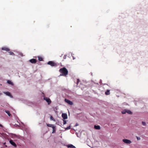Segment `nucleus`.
<instances>
[{"label": "nucleus", "instance_id": "1", "mask_svg": "<svg viewBox=\"0 0 148 148\" xmlns=\"http://www.w3.org/2000/svg\"><path fill=\"white\" fill-rule=\"evenodd\" d=\"M59 71L62 74H61L60 76H66L68 74V71L67 69L65 67L60 69Z\"/></svg>", "mask_w": 148, "mask_h": 148}, {"label": "nucleus", "instance_id": "2", "mask_svg": "<svg viewBox=\"0 0 148 148\" xmlns=\"http://www.w3.org/2000/svg\"><path fill=\"white\" fill-rule=\"evenodd\" d=\"M121 113L123 114H125L126 113H127L129 114H132V112L130 110L127 109H124L122 111Z\"/></svg>", "mask_w": 148, "mask_h": 148}, {"label": "nucleus", "instance_id": "3", "mask_svg": "<svg viewBox=\"0 0 148 148\" xmlns=\"http://www.w3.org/2000/svg\"><path fill=\"white\" fill-rule=\"evenodd\" d=\"M47 64L51 65V66H57V64L52 61H49Z\"/></svg>", "mask_w": 148, "mask_h": 148}, {"label": "nucleus", "instance_id": "4", "mask_svg": "<svg viewBox=\"0 0 148 148\" xmlns=\"http://www.w3.org/2000/svg\"><path fill=\"white\" fill-rule=\"evenodd\" d=\"M123 142L126 144H130L131 143H132L131 140L127 139H123Z\"/></svg>", "mask_w": 148, "mask_h": 148}, {"label": "nucleus", "instance_id": "5", "mask_svg": "<svg viewBox=\"0 0 148 148\" xmlns=\"http://www.w3.org/2000/svg\"><path fill=\"white\" fill-rule=\"evenodd\" d=\"M44 99L48 103V104H50L51 103V101L49 98L45 97L44 98Z\"/></svg>", "mask_w": 148, "mask_h": 148}, {"label": "nucleus", "instance_id": "6", "mask_svg": "<svg viewBox=\"0 0 148 148\" xmlns=\"http://www.w3.org/2000/svg\"><path fill=\"white\" fill-rule=\"evenodd\" d=\"M62 116L63 119L64 120L67 119V116L66 113H62Z\"/></svg>", "mask_w": 148, "mask_h": 148}, {"label": "nucleus", "instance_id": "7", "mask_svg": "<svg viewBox=\"0 0 148 148\" xmlns=\"http://www.w3.org/2000/svg\"><path fill=\"white\" fill-rule=\"evenodd\" d=\"M64 100L65 102L68 103L70 105H72L73 104V103L71 101L69 100H68L66 99H65Z\"/></svg>", "mask_w": 148, "mask_h": 148}, {"label": "nucleus", "instance_id": "8", "mask_svg": "<svg viewBox=\"0 0 148 148\" xmlns=\"http://www.w3.org/2000/svg\"><path fill=\"white\" fill-rule=\"evenodd\" d=\"M29 62L32 64H35L36 63L37 61L36 59H32L29 60Z\"/></svg>", "mask_w": 148, "mask_h": 148}, {"label": "nucleus", "instance_id": "9", "mask_svg": "<svg viewBox=\"0 0 148 148\" xmlns=\"http://www.w3.org/2000/svg\"><path fill=\"white\" fill-rule=\"evenodd\" d=\"M66 146L68 147V148H76L75 146H73V145L71 144H69L67 145Z\"/></svg>", "mask_w": 148, "mask_h": 148}, {"label": "nucleus", "instance_id": "10", "mask_svg": "<svg viewBox=\"0 0 148 148\" xmlns=\"http://www.w3.org/2000/svg\"><path fill=\"white\" fill-rule=\"evenodd\" d=\"M10 142L12 145L14 146V147H16V144L12 140H10Z\"/></svg>", "mask_w": 148, "mask_h": 148}, {"label": "nucleus", "instance_id": "11", "mask_svg": "<svg viewBox=\"0 0 148 148\" xmlns=\"http://www.w3.org/2000/svg\"><path fill=\"white\" fill-rule=\"evenodd\" d=\"M1 49L2 50H5L7 51H10V49H9L6 47H2Z\"/></svg>", "mask_w": 148, "mask_h": 148}, {"label": "nucleus", "instance_id": "12", "mask_svg": "<svg viewBox=\"0 0 148 148\" xmlns=\"http://www.w3.org/2000/svg\"><path fill=\"white\" fill-rule=\"evenodd\" d=\"M4 93L7 96H8L11 97H12V96L11 95V94L9 92H4Z\"/></svg>", "mask_w": 148, "mask_h": 148}, {"label": "nucleus", "instance_id": "13", "mask_svg": "<svg viewBox=\"0 0 148 148\" xmlns=\"http://www.w3.org/2000/svg\"><path fill=\"white\" fill-rule=\"evenodd\" d=\"M94 128L95 129H96V130H99L100 129V127L99 125H95L94 126Z\"/></svg>", "mask_w": 148, "mask_h": 148}, {"label": "nucleus", "instance_id": "14", "mask_svg": "<svg viewBox=\"0 0 148 148\" xmlns=\"http://www.w3.org/2000/svg\"><path fill=\"white\" fill-rule=\"evenodd\" d=\"M47 125L48 127H51L52 128H53V127L54 126L53 125L49 124H47Z\"/></svg>", "mask_w": 148, "mask_h": 148}, {"label": "nucleus", "instance_id": "15", "mask_svg": "<svg viewBox=\"0 0 148 148\" xmlns=\"http://www.w3.org/2000/svg\"><path fill=\"white\" fill-rule=\"evenodd\" d=\"M53 129V132L52 133H54L56 132V128L55 126H54L53 127V128H52Z\"/></svg>", "mask_w": 148, "mask_h": 148}, {"label": "nucleus", "instance_id": "16", "mask_svg": "<svg viewBox=\"0 0 148 148\" xmlns=\"http://www.w3.org/2000/svg\"><path fill=\"white\" fill-rule=\"evenodd\" d=\"M38 60L40 61H43V59L42 57H41L40 56H38Z\"/></svg>", "mask_w": 148, "mask_h": 148}, {"label": "nucleus", "instance_id": "17", "mask_svg": "<svg viewBox=\"0 0 148 148\" xmlns=\"http://www.w3.org/2000/svg\"><path fill=\"white\" fill-rule=\"evenodd\" d=\"M7 83L10 84H11L12 85H13V83L10 80H8L7 81Z\"/></svg>", "mask_w": 148, "mask_h": 148}, {"label": "nucleus", "instance_id": "18", "mask_svg": "<svg viewBox=\"0 0 148 148\" xmlns=\"http://www.w3.org/2000/svg\"><path fill=\"white\" fill-rule=\"evenodd\" d=\"M106 95H108L110 94V90H107L105 93Z\"/></svg>", "mask_w": 148, "mask_h": 148}, {"label": "nucleus", "instance_id": "19", "mask_svg": "<svg viewBox=\"0 0 148 148\" xmlns=\"http://www.w3.org/2000/svg\"><path fill=\"white\" fill-rule=\"evenodd\" d=\"M5 112L9 116H10L11 115V114L10 113V112L9 111H5Z\"/></svg>", "mask_w": 148, "mask_h": 148}, {"label": "nucleus", "instance_id": "20", "mask_svg": "<svg viewBox=\"0 0 148 148\" xmlns=\"http://www.w3.org/2000/svg\"><path fill=\"white\" fill-rule=\"evenodd\" d=\"M70 129H71L70 126H69V127H68L65 128V130H68Z\"/></svg>", "mask_w": 148, "mask_h": 148}, {"label": "nucleus", "instance_id": "21", "mask_svg": "<svg viewBox=\"0 0 148 148\" xmlns=\"http://www.w3.org/2000/svg\"><path fill=\"white\" fill-rule=\"evenodd\" d=\"M9 53H10V55H14V53L12 52V51H10V52H9Z\"/></svg>", "mask_w": 148, "mask_h": 148}, {"label": "nucleus", "instance_id": "22", "mask_svg": "<svg viewBox=\"0 0 148 148\" xmlns=\"http://www.w3.org/2000/svg\"><path fill=\"white\" fill-rule=\"evenodd\" d=\"M142 124L143 125L146 126V123L144 121L142 122Z\"/></svg>", "mask_w": 148, "mask_h": 148}, {"label": "nucleus", "instance_id": "23", "mask_svg": "<svg viewBox=\"0 0 148 148\" xmlns=\"http://www.w3.org/2000/svg\"><path fill=\"white\" fill-rule=\"evenodd\" d=\"M50 119L51 120H53L54 121H55L54 119L53 118L52 116H50Z\"/></svg>", "mask_w": 148, "mask_h": 148}, {"label": "nucleus", "instance_id": "24", "mask_svg": "<svg viewBox=\"0 0 148 148\" xmlns=\"http://www.w3.org/2000/svg\"><path fill=\"white\" fill-rule=\"evenodd\" d=\"M63 124L65 125L66 124V120H63Z\"/></svg>", "mask_w": 148, "mask_h": 148}, {"label": "nucleus", "instance_id": "25", "mask_svg": "<svg viewBox=\"0 0 148 148\" xmlns=\"http://www.w3.org/2000/svg\"><path fill=\"white\" fill-rule=\"evenodd\" d=\"M66 57L67 56L66 55H64L63 57V60L65 59L66 58Z\"/></svg>", "mask_w": 148, "mask_h": 148}, {"label": "nucleus", "instance_id": "26", "mask_svg": "<svg viewBox=\"0 0 148 148\" xmlns=\"http://www.w3.org/2000/svg\"><path fill=\"white\" fill-rule=\"evenodd\" d=\"M137 139L138 140H139L140 139V138L138 136H136Z\"/></svg>", "mask_w": 148, "mask_h": 148}, {"label": "nucleus", "instance_id": "27", "mask_svg": "<svg viewBox=\"0 0 148 148\" xmlns=\"http://www.w3.org/2000/svg\"><path fill=\"white\" fill-rule=\"evenodd\" d=\"M80 82V81L79 79H77V84L78 85V83Z\"/></svg>", "mask_w": 148, "mask_h": 148}, {"label": "nucleus", "instance_id": "28", "mask_svg": "<svg viewBox=\"0 0 148 148\" xmlns=\"http://www.w3.org/2000/svg\"><path fill=\"white\" fill-rule=\"evenodd\" d=\"M0 127H2V125H1V124H0Z\"/></svg>", "mask_w": 148, "mask_h": 148}]
</instances>
